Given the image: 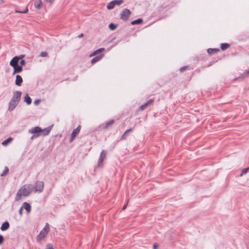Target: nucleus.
<instances>
[{
    "mask_svg": "<svg viewBox=\"0 0 249 249\" xmlns=\"http://www.w3.org/2000/svg\"><path fill=\"white\" fill-rule=\"evenodd\" d=\"M106 155H107V151H105V150H103L100 153V157H99L98 161V164L97 165V167H99L102 165V162H103L105 159L106 158Z\"/></svg>",
    "mask_w": 249,
    "mask_h": 249,
    "instance_id": "nucleus-4",
    "label": "nucleus"
},
{
    "mask_svg": "<svg viewBox=\"0 0 249 249\" xmlns=\"http://www.w3.org/2000/svg\"><path fill=\"white\" fill-rule=\"evenodd\" d=\"M114 123V120L113 119L110 120L109 121L107 122L105 125H103V127L104 129H106L110 125H112Z\"/></svg>",
    "mask_w": 249,
    "mask_h": 249,
    "instance_id": "nucleus-20",
    "label": "nucleus"
},
{
    "mask_svg": "<svg viewBox=\"0 0 249 249\" xmlns=\"http://www.w3.org/2000/svg\"><path fill=\"white\" fill-rule=\"evenodd\" d=\"M19 64H20L19 66H21L22 67V66H24L25 65L26 62H25V60L22 59L20 61Z\"/></svg>",
    "mask_w": 249,
    "mask_h": 249,
    "instance_id": "nucleus-39",
    "label": "nucleus"
},
{
    "mask_svg": "<svg viewBox=\"0 0 249 249\" xmlns=\"http://www.w3.org/2000/svg\"><path fill=\"white\" fill-rule=\"evenodd\" d=\"M9 227H10L9 223L7 221H6L2 224L1 226L0 227V230L2 231H5L7 230H8L9 228Z\"/></svg>",
    "mask_w": 249,
    "mask_h": 249,
    "instance_id": "nucleus-12",
    "label": "nucleus"
},
{
    "mask_svg": "<svg viewBox=\"0 0 249 249\" xmlns=\"http://www.w3.org/2000/svg\"><path fill=\"white\" fill-rule=\"evenodd\" d=\"M14 71L13 74L14 75L16 73H19L22 71L23 68L21 66L18 65L14 67Z\"/></svg>",
    "mask_w": 249,
    "mask_h": 249,
    "instance_id": "nucleus-13",
    "label": "nucleus"
},
{
    "mask_svg": "<svg viewBox=\"0 0 249 249\" xmlns=\"http://www.w3.org/2000/svg\"><path fill=\"white\" fill-rule=\"evenodd\" d=\"M35 193H41L43 191L44 188H32Z\"/></svg>",
    "mask_w": 249,
    "mask_h": 249,
    "instance_id": "nucleus-28",
    "label": "nucleus"
},
{
    "mask_svg": "<svg viewBox=\"0 0 249 249\" xmlns=\"http://www.w3.org/2000/svg\"><path fill=\"white\" fill-rule=\"evenodd\" d=\"M53 126V124L45 128L44 129H42V131L41 132V133H42L41 135H42L43 136H44L49 135V134L51 132Z\"/></svg>",
    "mask_w": 249,
    "mask_h": 249,
    "instance_id": "nucleus-7",
    "label": "nucleus"
},
{
    "mask_svg": "<svg viewBox=\"0 0 249 249\" xmlns=\"http://www.w3.org/2000/svg\"><path fill=\"white\" fill-rule=\"evenodd\" d=\"M24 54H21L19 56H18V57L19 58V60L22 58H23L24 57Z\"/></svg>",
    "mask_w": 249,
    "mask_h": 249,
    "instance_id": "nucleus-48",
    "label": "nucleus"
},
{
    "mask_svg": "<svg viewBox=\"0 0 249 249\" xmlns=\"http://www.w3.org/2000/svg\"><path fill=\"white\" fill-rule=\"evenodd\" d=\"M84 36V34L81 33L78 36V38H81Z\"/></svg>",
    "mask_w": 249,
    "mask_h": 249,
    "instance_id": "nucleus-47",
    "label": "nucleus"
},
{
    "mask_svg": "<svg viewBox=\"0 0 249 249\" xmlns=\"http://www.w3.org/2000/svg\"><path fill=\"white\" fill-rule=\"evenodd\" d=\"M19 61V58L18 57V56H15L10 61V65L12 67H14L18 65Z\"/></svg>",
    "mask_w": 249,
    "mask_h": 249,
    "instance_id": "nucleus-8",
    "label": "nucleus"
},
{
    "mask_svg": "<svg viewBox=\"0 0 249 249\" xmlns=\"http://www.w3.org/2000/svg\"><path fill=\"white\" fill-rule=\"evenodd\" d=\"M128 200H126L125 204H124V205L123 206V207L122 208V210L124 211V210H125V209L126 208L127 206L128 205Z\"/></svg>",
    "mask_w": 249,
    "mask_h": 249,
    "instance_id": "nucleus-37",
    "label": "nucleus"
},
{
    "mask_svg": "<svg viewBox=\"0 0 249 249\" xmlns=\"http://www.w3.org/2000/svg\"><path fill=\"white\" fill-rule=\"evenodd\" d=\"M103 55H104L103 54H100L97 56H95L91 59V63L92 64H93L96 62L99 61L100 60L102 59V58L103 57Z\"/></svg>",
    "mask_w": 249,
    "mask_h": 249,
    "instance_id": "nucleus-16",
    "label": "nucleus"
},
{
    "mask_svg": "<svg viewBox=\"0 0 249 249\" xmlns=\"http://www.w3.org/2000/svg\"><path fill=\"white\" fill-rule=\"evenodd\" d=\"M230 46V45L227 43H222L220 44V49L222 51H225Z\"/></svg>",
    "mask_w": 249,
    "mask_h": 249,
    "instance_id": "nucleus-24",
    "label": "nucleus"
},
{
    "mask_svg": "<svg viewBox=\"0 0 249 249\" xmlns=\"http://www.w3.org/2000/svg\"><path fill=\"white\" fill-rule=\"evenodd\" d=\"M249 170V166L247 168L243 169L241 173L240 174V176H242L244 174H246Z\"/></svg>",
    "mask_w": 249,
    "mask_h": 249,
    "instance_id": "nucleus-31",
    "label": "nucleus"
},
{
    "mask_svg": "<svg viewBox=\"0 0 249 249\" xmlns=\"http://www.w3.org/2000/svg\"><path fill=\"white\" fill-rule=\"evenodd\" d=\"M9 170L8 167L7 166H5L2 173L1 174V176H5L9 172Z\"/></svg>",
    "mask_w": 249,
    "mask_h": 249,
    "instance_id": "nucleus-29",
    "label": "nucleus"
},
{
    "mask_svg": "<svg viewBox=\"0 0 249 249\" xmlns=\"http://www.w3.org/2000/svg\"><path fill=\"white\" fill-rule=\"evenodd\" d=\"M124 0H113L109 2L107 6V8L108 10L113 9L115 5H120L124 2Z\"/></svg>",
    "mask_w": 249,
    "mask_h": 249,
    "instance_id": "nucleus-3",
    "label": "nucleus"
},
{
    "mask_svg": "<svg viewBox=\"0 0 249 249\" xmlns=\"http://www.w3.org/2000/svg\"><path fill=\"white\" fill-rule=\"evenodd\" d=\"M79 132L77 131V130L73 129L71 136V138L70 139V142H71L77 136V135L78 134Z\"/></svg>",
    "mask_w": 249,
    "mask_h": 249,
    "instance_id": "nucleus-18",
    "label": "nucleus"
},
{
    "mask_svg": "<svg viewBox=\"0 0 249 249\" xmlns=\"http://www.w3.org/2000/svg\"><path fill=\"white\" fill-rule=\"evenodd\" d=\"M143 22V19L141 18H139L137 19L133 20L131 22V24L135 25V24H141Z\"/></svg>",
    "mask_w": 249,
    "mask_h": 249,
    "instance_id": "nucleus-22",
    "label": "nucleus"
},
{
    "mask_svg": "<svg viewBox=\"0 0 249 249\" xmlns=\"http://www.w3.org/2000/svg\"><path fill=\"white\" fill-rule=\"evenodd\" d=\"M189 67L188 66H183V67H181L180 69H179V71L180 72H183L184 71H185L187 68H188Z\"/></svg>",
    "mask_w": 249,
    "mask_h": 249,
    "instance_id": "nucleus-33",
    "label": "nucleus"
},
{
    "mask_svg": "<svg viewBox=\"0 0 249 249\" xmlns=\"http://www.w3.org/2000/svg\"><path fill=\"white\" fill-rule=\"evenodd\" d=\"M80 129H81V126L80 125H79L75 129L77 130V131L79 132Z\"/></svg>",
    "mask_w": 249,
    "mask_h": 249,
    "instance_id": "nucleus-46",
    "label": "nucleus"
},
{
    "mask_svg": "<svg viewBox=\"0 0 249 249\" xmlns=\"http://www.w3.org/2000/svg\"><path fill=\"white\" fill-rule=\"evenodd\" d=\"M44 184L43 181H40L39 182V186L38 187H44Z\"/></svg>",
    "mask_w": 249,
    "mask_h": 249,
    "instance_id": "nucleus-45",
    "label": "nucleus"
},
{
    "mask_svg": "<svg viewBox=\"0 0 249 249\" xmlns=\"http://www.w3.org/2000/svg\"><path fill=\"white\" fill-rule=\"evenodd\" d=\"M133 131V128H130L129 129L126 130L124 133L121 136V139L124 140L128 136V134L130 132H132Z\"/></svg>",
    "mask_w": 249,
    "mask_h": 249,
    "instance_id": "nucleus-17",
    "label": "nucleus"
},
{
    "mask_svg": "<svg viewBox=\"0 0 249 249\" xmlns=\"http://www.w3.org/2000/svg\"><path fill=\"white\" fill-rule=\"evenodd\" d=\"M104 50H105V48H99V49L96 50V51H94L92 53H91V54L90 55V56L97 55V54L102 53Z\"/></svg>",
    "mask_w": 249,
    "mask_h": 249,
    "instance_id": "nucleus-21",
    "label": "nucleus"
},
{
    "mask_svg": "<svg viewBox=\"0 0 249 249\" xmlns=\"http://www.w3.org/2000/svg\"><path fill=\"white\" fill-rule=\"evenodd\" d=\"M20 101L15 100L14 99H11L9 103L8 110L10 111H13L18 106Z\"/></svg>",
    "mask_w": 249,
    "mask_h": 249,
    "instance_id": "nucleus-5",
    "label": "nucleus"
},
{
    "mask_svg": "<svg viewBox=\"0 0 249 249\" xmlns=\"http://www.w3.org/2000/svg\"><path fill=\"white\" fill-rule=\"evenodd\" d=\"M249 75V69L246 70L244 73H243V76L244 77H248Z\"/></svg>",
    "mask_w": 249,
    "mask_h": 249,
    "instance_id": "nucleus-38",
    "label": "nucleus"
},
{
    "mask_svg": "<svg viewBox=\"0 0 249 249\" xmlns=\"http://www.w3.org/2000/svg\"><path fill=\"white\" fill-rule=\"evenodd\" d=\"M22 94V92L20 91H16L13 93V96L12 99H14L15 100H18V101H20L21 96Z\"/></svg>",
    "mask_w": 249,
    "mask_h": 249,
    "instance_id": "nucleus-9",
    "label": "nucleus"
},
{
    "mask_svg": "<svg viewBox=\"0 0 249 249\" xmlns=\"http://www.w3.org/2000/svg\"><path fill=\"white\" fill-rule=\"evenodd\" d=\"M50 231L49 224L48 223H46L43 229L41 231H44V232H46L47 234Z\"/></svg>",
    "mask_w": 249,
    "mask_h": 249,
    "instance_id": "nucleus-26",
    "label": "nucleus"
},
{
    "mask_svg": "<svg viewBox=\"0 0 249 249\" xmlns=\"http://www.w3.org/2000/svg\"><path fill=\"white\" fill-rule=\"evenodd\" d=\"M34 6L36 8L40 9L43 7V3L41 0H36L34 2Z\"/></svg>",
    "mask_w": 249,
    "mask_h": 249,
    "instance_id": "nucleus-15",
    "label": "nucleus"
},
{
    "mask_svg": "<svg viewBox=\"0 0 249 249\" xmlns=\"http://www.w3.org/2000/svg\"><path fill=\"white\" fill-rule=\"evenodd\" d=\"M220 51L218 48H209L207 49V53L209 54L216 53Z\"/></svg>",
    "mask_w": 249,
    "mask_h": 249,
    "instance_id": "nucleus-19",
    "label": "nucleus"
},
{
    "mask_svg": "<svg viewBox=\"0 0 249 249\" xmlns=\"http://www.w3.org/2000/svg\"><path fill=\"white\" fill-rule=\"evenodd\" d=\"M117 27H118V24H114L113 23H109V24L108 25L109 29L111 31L115 30L117 28Z\"/></svg>",
    "mask_w": 249,
    "mask_h": 249,
    "instance_id": "nucleus-27",
    "label": "nucleus"
},
{
    "mask_svg": "<svg viewBox=\"0 0 249 249\" xmlns=\"http://www.w3.org/2000/svg\"><path fill=\"white\" fill-rule=\"evenodd\" d=\"M47 234L46 232L40 231L38 235L37 236L36 240L38 242H40L46 236Z\"/></svg>",
    "mask_w": 249,
    "mask_h": 249,
    "instance_id": "nucleus-10",
    "label": "nucleus"
},
{
    "mask_svg": "<svg viewBox=\"0 0 249 249\" xmlns=\"http://www.w3.org/2000/svg\"><path fill=\"white\" fill-rule=\"evenodd\" d=\"M28 12V7H26L23 11H19L17 9L15 10V12L16 13H23L25 14L27 13Z\"/></svg>",
    "mask_w": 249,
    "mask_h": 249,
    "instance_id": "nucleus-30",
    "label": "nucleus"
},
{
    "mask_svg": "<svg viewBox=\"0 0 249 249\" xmlns=\"http://www.w3.org/2000/svg\"><path fill=\"white\" fill-rule=\"evenodd\" d=\"M22 207L26 211L27 213H30L31 211V206L29 203L26 202H24Z\"/></svg>",
    "mask_w": 249,
    "mask_h": 249,
    "instance_id": "nucleus-14",
    "label": "nucleus"
},
{
    "mask_svg": "<svg viewBox=\"0 0 249 249\" xmlns=\"http://www.w3.org/2000/svg\"><path fill=\"white\" fill-rule=\"evenodd\" d=\"M154 101V99H149L146 102V104H147V105L148 106L149 105H150V104H151L152 103H153Z\"/></svg>",
    "mask_w": 249,
    "mask_h": 249,
    "instance_id": "nucleus-36",
    "label": "nucleus"
},
{
    "mask_svg": "<svg viewBox=\"0 0 249 249\" xmlns=\"http://www.w3.org/2000/svg\"><path fill=\"white\" fill-rule=\"evenodd\" d=\"M23 82L22 77L20 75H17L16 76L15 84L18 86H21Z\"/></svg>",
    "mask_w": 249,
    "mask_h": 249,
    "instance_id": "nucleus-11",
    "label": "nucleus"
},
{
    "mask_svg": "<svg viewBox=\"0 0 249 249\" xmlns=\"http://www.w3.org/2000/svg\"><path fill=\"white\" fill-rule=\"evenodd\" d=\"M22 211H23V207H20L18 211V213L20 214V216H21L22 215Z\"/></svg>",
    "mask_w": 249,
    "mask_h": 249,
    "instance_id": "nucleus-44",
    "label": "nucleus"
},
{
    "mask_svg": "<svg viewBox=\"0 0 249 249\" xmlns=\"http://www.w3.org/2000/svg\"><path fill=\"white\" fill-rule=\"evenodd\" d=\"M40 99H36L34 101V103L35 105H37L40 102Z\"/></svg>",
    "mask_w": 249,
    "mask_h": 249,
    "instance_id": "nucleus-43",
    "label": "nucleus"
},
{
    "mask_svg": "<svg viewBox=\"0 0 249 249\" xmlns=\"http://www.w3.org/2000/svg\"><path fill=\"white\" fill-rule=\"evenodd\" d=\"M41 57H46L48 56V53L46 52H42L39 55Z\"/></svg>",
    "mask_w": 249,
    "mask_h": 249,
    "instance_id": "nucleus-35",
    "label": "nucleus"
},
{
    "mask_svg": "<svg viewBox=\"0 0 249 249\" xmlns=\"http://www.w3.org/2000/svg\"><path fill=\"white\" fill-rule=\"evenodd\" d=\"M41 135V134H34V135L31 137V140H33L34 138L38 137H39V136H40Z\"/></svg>",
    "mask_w": 249,
    "mask_h": 249,
    "instance_id": "nucleus-41",
    "label": "nucleus"
},
{
    "mask_svg": "<svg viewBox=\"0 0 249 249\" xmlns=\"http://www.w3.org/2000/svg\"><path fill=\"white\" fill-rule=\"evenodd\" d=\"M148 107V106L147 105V104H146V103H144L143 104H142V105H141L140 107H139V110H143L144 109H145L147 107Z\"/></svg>",
    "mask_w": 249,
    "mask_h": 249,
    "instance_id": "nucleus-32",
    "label": "nucleus"
},
{
    "mask_svg": "<svg viewBox=\"0 0 249 249\" xmlns=\"http://www.w3.org/2000/svg\"><path fill=\"white\" fill-rule=\"evenodd\" d=\"M130 15V11L127 8H124L123 9L122 13L120 14V18L122 20L126 21L128 19Z\"/></svg>",
    "mask_w": 249,
    "mask_h": 249,
    "instance_id": "nucleus-2",
    "label": "nucleus"
},
{
    "mask_svg": "<svg viewBox=\"0 0 249 249\" xmlns=\"http://www.w3.org/2000/svg\"><path fill=\"white\" fill-rule=\"evenodd\" d=\"M42 129L39 126H35L31 128L28 130V132L31 134H41Z\"/></svg>",
    "mask_w": 249,
    "mask_h": 249,
    "instance_id": "nucleus-6",
    "label": "nucleus"
},
{
    "mask_svg": "<svg viewBox=\"0 0 249 249\" xmlns=\"http://www.w3.org/2000/svg\"><path fill=\"white\" fill-rule=\"evenodd\" d=\"M45 249H54L53 246L51 244H47L46 245Z\"/></svg>",
    "mask_w": 249,
    "mask_h": 249,
    "instance_id": "nucleus-34",
    "label": "nucleus"
},
{
    "mask_svg": "<svg viewBox=\"0 0 249 249\" xmlns=\"http://www.w3.org/2000/svg\"><path fill=\"white\" fill-rule=\"evenodd\" d=\"M159 247V245L157 243H155L153 244L152 248L153 249H158Z\"/></svg>",
    "mask_w": 249,
    "mask_h": 249,
    "instance_id": "nucleus-42",
    "label": "nucleus"
},
{
    "mask_svg": "<svg viewBox=\"0 0 249 249\" xmlns=\"http://www.w3.org/2000/svg\"><path fill=\"white\" fill-rule=\"evenodd\" d=\"M13 138H11V137H9L8 138H7V139L4 140L1 144L3 145V146H7L9 143H10L12 140H13Z\"/></svg>",
    "mask_w": 249,
    "mask_h": 249,
    "instance_id": "nucleus-25",
    "label": "nucleus"
},
{
    "mask_svg": "<svg viewBox=\"0 0 249 249\" xmlns=\"http://www.w3.org/2000/svg\"><path fill=\"white\" fill-rule=\"evenodd\" d=\"M28 188L27 189V188H20L16 194L15 201H18L21 198V196H28L33 192L32 188Z\"/></svg>",
    "mask_w": 249,
    "mask_h": 249,
    "instance_id": "nucleus-1",
    "label": "nucleus"
},
{
    "mask_svg": "<svg viewBox=\"0 0 249 249\" xmlns=\"http://www.w3.org/2000/svg\"><path fill=\"white\" fill-rule=\"evenodd\" d=\"M46 2H49V3H52V0H46Z\"/></svg>",
    "mask_w": 249,
    "mask_h": 249,
    "instance_id": "nucleus-49",
    "label": "nucleus"
},
{
    "mask_svg": "<svg viewBox=\"0 0 249 249\" xmlns=\"http://www.w3.org/2000/svg\"><path fill=\"white\" fill-rule=\"evenodd\" d=\"M4 238L3 235L0 234V245H1L4 242Z\"/></svg>",
    "mask_w": 249,
    "mask_h": 249,
    "instance_id": "nucleus-40",
    "label": "nucleus"
},
{
    "mask_svg": "<svg viewBox=\"0 0 249 249\" xmlns=\"http://www.w3.org/2000/svg\"><path fill=\"white\" fill-rule=\"evenodd\" d=\"M24 101L28 105H30L32 103V99L28 95V94H26L24 98Z\"/></svg>",
    "mask_w": 249,
    "mask_h": 249,
    "instance_id": "nucleus-23",
    "label": "nucleus"
}]
</instances>
